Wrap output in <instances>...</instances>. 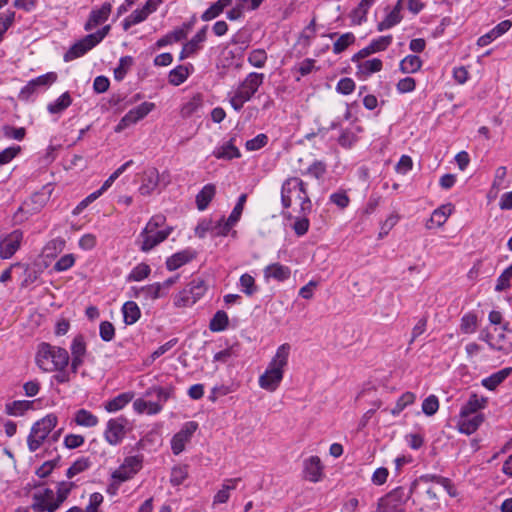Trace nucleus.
Returning a JSON list of instances; mask_svg holds the SVG:
<instances>
[{
	"label": "nucleus",
	"instance_id": "obj_21",
	"mask_svg": "<svg viewBox=\"0 0 512 512\" xmlns=\"http://www.w3.org/2000/svg\"><path fill=\"white\" fill-rule=\"evenodd\" d=\"M172 228L168 227L165 230H156L154 233H148L147 235H140L142 238L141 250L148 252L155 246L167 239L171 233Z\"/></svg>",
	"mask_w": 512,
	"mask_h": 512
},
{
	"label": "nucleus",
	"instance_id": "obj_55",
	"mask_svg": "<svg viewBox=\"0 0 512 512\" xmlns=\"http://www.w3.org/2000/svg\"><path fill=\"white\" fill-rule=\"evenodd\" d=\"M133 59L130 56L122 57L119 61V66L114 70V77L116 80H122L126 75L128 69L132 66Z\"/></svg>",
	"mask_w": 512,
	"mask_h": 512
},
{
	"label": "nucleus",
	"instance_id": "obj_33",
	"mask_svg": "<svg viewBox=\"0 0 512 512\" xmlns=\"http://www.w3.org/2000/svg\"><path fill=\"white\" fill-rule=\"evenodd\" d=\"M447 220L448 215L446 213V206L442 205L434 210L426 224V227L428 229H438L441 228L446 223Z\"/></svg>",
	"mask_w": 512,
	"mask_h": 512
},
{
	"label": "nucleus",
	"instance_id": "obj_29",
	"mask_svg": "<svg viewBox=\"0 0 512 512\" xmlns=\"http://www.w3.org/2000/svg\"><path fill=\"white\" fill-rule=\"evenodd\" d=\"M216 188L213 184L205 185L196 196L197 208L203 211L207 208L213 197L215 196Z\"/></svg>",
	"mask_w": 512,
	"mask_h": 512
},
{
	"label": "nucleus",
	"instance_id": "obj_60",
	"mask_svg": "<svg viewBox=\"0 0 512 512\" xmlns=\"http://www.w3.org/2000/svg\"><path fill=\"white\" fill-rule=\"evenodd\" d=\"M177 343V339H171L165 344L158 347L149 357V359L146 361V363L149 365L153 363L157 358L168 352L172 347H174Z\"/></svg>",
	"mask_w": 512,
	"mask_h": 512
},
{
	"label": "nucleus",
	"instance_id": "obj_47",
	"mask_svg": "<svg viewBox=\"0 0 512 512\" xmlns=\"http://www.w3.org/2000/svg\"><path fill=\"white\" fill-rule=\"evenodd\" d=\"M240 286L242 292L245 293L247 296H252L258 290V287L255 284L254 277L248 273L241 275Z\"/></svg>",
	"mask_w": 512,
	"mask_h": 512
},
{
	"label": "nucleus",
	"instance_id": "obj_8",
	"mask_svg": "<svg viewBox=\"0 0 512 512\" xmlns=\"http://www.w3.org/2000/svg\"><path fill=\"white\" fill-rule=\"evenodd\" d=\"M206 292L205 282L201 279L192 280L187 287L174 297V305L178 308L196 303Z\"/></svg>",
	"mask_w": 512,
	"mask_h": 512
},
{
	"label": "nucleus",
	"instance_id": "obj_7",
	"mask_svg": "<svg viewBox=\"0 0 512 512\" xmlns=\"http://www.w3.org/2000/svg\"><path fill=\"white\" fill-rule=\"evenodd\" d=\"M508 324L501 327H495L492 332L483 330L480 333V339L487 342L495 350L504 353L512 351V331L508 330Z\"/></svg>",
	"mask_w": 512,
	"mask_h": 512
},
{
	"label": "nucleus",
	"instance_id": "obj_19",
	"mask_svg": "<svg viewBox=\"0 0 512 512\" xmlns=\"http://www.w3.org/2000/svg\"><path fill=\"white\" fill-rule=\"evenodd\" d=\"M57 79V75L54 72H49L41 75L27 83V85L20 91V97L27 99L35 90L40 86H46L54 83Z\"/></svg>",
	"mask_w": 512,
	"mask_h": 512
},
{
	"label": "nucleus",
	"instance_id": "obj_34",
	"mask_svg": "<svg viewBox=\"0 0 512 512\" xmlns=\"http://www.w3.org/2000/svg\"><path fill=\"white\" fill-rule=\"evenodd\" d=\"M400 11H401L400 2H397L396 6L393 8V10L385 17V19L383 21H381L378 24V26H377L378 30L383 31V30L389 29V28L393 27L394 25L398 24L402 19Z\"/></svg>",
	"mask_w": 512,
	"mask_h": 512
},
{
	"label": "nucleus",
	"instance_id": "obj_43",
	"mask_svg": "<svg viewBox=\"0 0 512 512\" xmlns=\"http://www.w3.org/2000/svg\"><path fill=\"white\" fill-rule=\"evenodd\" d=\"M416 399V396L412 392H405L402 396L397 400L395 406L390 410V413L393 416H397L403 411L408 405L413 404Z\"/></svg>",
	"mask_w": 512,
	"mask_h": 512
},
{
	"label": "nucleus",
	"instance_id": "obj_64",
	"mask_svg": "<svg viewBox=\"0 0 512 512\" xmlns=\"http://www.w3.org/2000/svg\"><path fill=\"white\" fill-rule=\"evenodd\" d=\"M72 356H85L86 344L82 335L76 336L71 344Z\"/></svg>",
	"mask_w": 512,
	"mask_h": 512
},
{
	"label": "nucleus",
	"instance_id": "obj_9",
	"mask_svg": "<svg viewBox=\"0 0 512 512\" xmlns=\"http://www.w3.org/2000/svg\"><path fill=\"white\" fill-rule=\"evenodd\" d=\"M155 104L152 102H143L139 106L127 112L115 127V132L120 133L127 127L137 123L145 118L153 109Z\"/></svg>",
	"mask_w": 512,
	"mask_h": 512
},
{
	"label": "nucleus",
	"instance_id": "obj_28",
	"mask_svg": "<svg viewBox=\"0 0 512 512\" xmlns=\"http://www.w3.org/2000/svg\"><path fill=\"white\" fill-rule=\"evenodd\" d=\"M162 290L161 283H154L151 285H147L141 288L134 289V297L135 298H144L155 300L161 296L160 292Z\"/></svg>",
	"mask_w": 512,
	"mask_h": 512
},
{
	"label": "nucleus",
	"instance_id": "obj_14",
	"mask_svg": "<svg viewBox=\"0 0 512 512\" xmlns=\"http://www.w3.org/2000/svg\"><path fill=\"white\" fill-rule=\"evenodd\" d=\"M54 491L44 488L33 494V503L31 508L34 512H55L50 507L55 505Z\"/></svg>",
	"mask_w": 512,
	"mask_h": 512
},
{
	"label": "nucleus",
	"instance_id": "obj_16",
	"mask_svg": "<svg viewBox=\"0 0 512 512\" xmlns=\"http://www.w3.org/2000/svg\"><path fill=\"white\" fill-rule=\"evenodd\" d=\"M160 183V174L155 167L145 169L141 175L139 193L143 196L151 195Z\"/></svg>",
	"mask_w": 512,
	"mask_h": 512
},
{
	"label": "nucleus",
	"instance_id": "obj_12",
	"mask_svg": "<svg viewBox=\"0 0 512 512\" xmlns=\"http://www.w3.org/2000/svg\"><path fill=\"white\" fill-rule=\"evenodd\" d=\"M127 425L128 420L123 416L110 419L104 432L106 441L111 445L120 443L126 434Z\"/></svg>",
	"mask_w": 512,
	"mask_h": 512
},
{
	"label": "nucleus",
	"instance_id": "obj_48",
	"mask_svg": "<svg viewBox=\"0 0 512 512\" xmlns=\"http://www.w3.org/2000/svg\"><path fill=\"white\" fill-rule=\"evenodd\" d=\"M31 406L29 401H14L12 403L6 404L5 410L8 415H22L25 411H27Z\"/></svg>",
	"mask_w": 512,
	"mask_h": 512
},
{
	"label": "nucleus",
	"instance_id": "obj_57",
	"mask_svg": "<svg viewBox=\"0 0 512 512\" xmlns=\"http://www.w3.org/2000/svg\"><path fill=\"white\" fill-rule=\"evenodd\" d=\"M206 32L207 26H204L201 30H199L196 33V35L189 42L186 43L188 48L192 50L194 53H196L200 49L201 44L205 41Z\"/></svg>",
	"mask_w": 512,
	"mask_h": 512
},
{
	"label": "nucleus",
	"instance_id": "obj_38",
	"mask_svg": "<svg viewBox=\"0 0 512 512\" xmlns=\"http://www.w3.org/2000/svg\"><path fill=\"white\" fill-rule=\"evenodd\" d=\"M243 209L240 208V205H235L228 219L225 221L223 225L219 224V230L216 232L218 235H226L230 229L237 223L240 219Z\"/></svg>",
	"mask_w": 512,
	"mask_h": 512
},
{
	"label": "nucleus",
	"instance_id": "obj_3",
	"mask_svg": "<svg viewBox=\"0 0 512 512\" xmlns=\"http://www.w3.org/2000/svg\"><path fill=\"white\" fill-rule=\"evenodd\" d=\"M300 201V208L303 215L311 211L312 203L305 188V183L297 177L286 179L281 189V202L284 208H289L293 200Z\"/></svg>",
	"mask_w": 512,
	"mask_h": 512
},
{
	"label": "nucleus",
	"instance_id": "obj_42",
	"mask_svg": "<svg viewBox=\"0 0 512 512\" xmlns=\"http://www.w3.org/2000/svg\"><path fill=\"white\" fill-rule=\"evenodd\" d=\"M478 318L475 313H467L461 318L460 330L465 334H472L476 331Z\"/></svg>",
	"mask_w": 512,
	"mask_h": 512
},
{
	"label": "nucleus",
	"instance_id": "obj_44",
	"mask_svg": "<svg viewBox=\"0 0 512 512\" xmlns=\"http://www.w3.org/2000/svg\"><path fill=\"white\" fill-rule=\"evenodd\" d=\"M72 487H73V483H71V482H64L63 481V482H60L58 484L57 497H56V500H55V505L50 507L52 510H57L60 507V505L68 497Z\"/></svg>",
	"mask_w": 512,
	"mask_h": 512
},
{
	"label": "nucleus",
	"instance_id": "obj_61",
	"mask_svg": "<svg viewBox=\"0 0 512 512\" xmlns=\"http://www.w3.org/2000/svg\"><path fill=\"white\" fill-rule=\"evenodd\" d=\"M398 220V214H390L381 224L379 238H383L384 236H386L389 233V231L397 224Z\"/></svg>",
	"mask_w": 512,
	"mask_h": 512
},
{
	"label": "nucleus",
	"instance_id": "obj_20",
	"mask_svg": "<svg viewBox=\"0 0 512 512\" xmlns=\"http://www.w3.org/2000/svg\"><path fill=\"white\" fill-rule=\"evenodd\" d=\"M305 477L311 482H318L323 476V465L318 456H311L304 462Z\"/></svg>",
	"mask_w": 512,
	"mask_h": 512
},
{
	"label": "nucleus",
	"instance_id": "obj_45",
	"mask_svg": "<svg viewBox=\"0 0 512 512\" xmlns=\"http://www.w3.org/2000/svg\"><path fill=\"white\" fill-rule=\"evenodd\" d=\"M189 70L186 66L179 65L169 73V82L172 85L178 86L182 84L188 77Z\"/></svg>",
	"mask_w": 512,
	"mask_h": 512
},
{
	"label": "nucleus",
	"instance_id": "obj_17",
	"mask_svg": "<svg viewBox=\"0 0 512 512\" xmlns=\"http://www.w3.org/2000/svg\"><path fill=\"white\" fill-rule=\"evenodd\" d=\"M96 45L97 43L93 37L90 34L86 35L84 38L72 45V47L65 53L64 60L71 61L81 57Z\"/></svg>",
	"mask_w": 512,
	"mask_h": 512
},
{
	"label": "nucleus",
	"instance_id": "obj_39",
	"mask_svg": "<svg viewBox=\"0 0 512 512\" xmlns=\"http://www.w3.org/2000/svg\"><path fill=\"white\" fill-rule=\"evenodd\" d=\"M133 399L132 393H122L112 400L108 401L105 405V409L108 412H116L125 407Z\"/></svg>",
	"mask_w": 512,
	"mask_h": 512
},
{
	"label": "nucleus",
	"instance_id": "obj_51",
	"mask_svg": "<svg viewBox=\"0 0 512 512\" xmlns=\"http://www.w3.org/2000/svg\"><path fill=\"white\" fill-rule=\"evenodd\" d=\"M148 17V14L143 9L135 10L130 14L123 22V28L127 31L131 26L136 25L144 21Z\"/></svg>",
	"mask_w": 512,
	"mask_h": 512
},
{
	"label": "nucleus",
	"instance_id": "obj_41",
	"mask_svg": "<svg viewBox=\"0 0 512 512\" xmlns=\"http://www.w3.org/2000/svg\"><path fill=\"white\" fill-rule=\"evenodd\" d=\"M71 103V96L68 92H65L54 103L49 104L47 109L52 114H58L68 108Z\"/></svg>",
	"mask_w": 512,
	"mask_h": 512
},
{
	"label": "nucleus",
	"instance_id": "obj_59",
	"mask_svg": "<svg viewBox=\"0 0 512 512\" xmlns=\"http://www.w3.org/2000/svg\"><path fill=\"white\" fill-rule=\"evenodd\" d=\"M150 274V267L145 264L141 263L137 265L132 272L129 275V280L133 281H141L145 278H147Z\"/></svg>",
	"mask_w": 512,
	"mask_h": 512
},
{
	"label": "nucleus",
	"instance_id": "obj_22",
	"mask_svg": "<svg viewBox=\"0 0 512 512\" xmlns=\"http://www.w3.org/2000/svg\"><path fill=\"white\" fill-rule=\"evenodd\" d=\"M483 421L484 415L462 416V414H460V419L458 421L459 431L470 435L478 429Z\"/></svg>",
	"mask_w": 512,
	"mask_h": 512
},
{
	"label": "nucleus",
	"instance_id": "obj_1",
	"mask_svg": "<svg viewBox=\"0 0 512 512\" xmlns=\"http://www.w3.org/2000/svg\"><path fill=\"white\" fill-rule=\"evenodd\" d=\"M291 346L288 343L280 345L269 362L266 370L260 375L259 386L269 392H274L280 386L284 377L285 367L288 365Z\"/></svg>",
	"mask_w": 512,
	"mask_h": 512
},
{
	"label": "nucleus",
	"instance_id": "obj_63",
	"mask_svg": "<svg viewBox=\"0 0 512 512\" xmlns=\"http://www.w3.org/2000/svg\"><path fill=\"white\" fill-rule=\"evenodd\" d=\"M173 392L172 388L152 387L147 391V395L155 394L158 398V403L166 402Z\"/></svg>",
	"mask_w": 512,
	"mask_h": 512
},
{
	"label": "nucleus",
	"instance_id": "obj_46",
	"mask_svg": "<svg viewBox=\"0 0 512 512\" xmlns=\"http://www.w3.org/2000/svg\"><path fill=\"white\" fill-rule=\"evenodd\" d=\"M355 42V36L353 33L348 32L341 35L333 44V52L340 54L346 50L351 44Z\"/></svg>",
	"mask_w": 512,
	"mask_h": 512
},
{
	"label": "nucleus",
	"instance_id": "obj_24",
	"mask_svg": "<svg viewBox=\"0 0 512 512\" xmlns=\"http://www.w3.org/2000/svg\"><path fill=\"white\" fill-rule=\"evenodd\" d=\"M213 155L217 159L231 160L241 156L239 149L234 144V138L230 139L220 147L213 151Z\"/></svg>",
	"mask_w": 512,
	"mask_h": 512
},
{
	"label": "nucleus",
	"instance_id": "obj_6",
	"mask_svg": "<svg viewBox=\"0 0 512 512\" xmlns=\"http://www.w3.org/2000/svg\"><path fill=\"white\" fill-rule=\"evenodd\" d=\"M57 421L56 415L48 414L34 423L27 438V444L31 452L36 451L43 444L49 433L55 428Z\"/></svg>",
	"mask_w": 512,
	"mask_h": 512
},
{
	"label": "nucleus",
	"instance_id": "obj_32",
	"mask_svg": "<svg viewBox=\"0 0 512 512\" xmlns=\"http://www.w3.org/2000/svg\"><path fill=\"white\" fill-rule=\"evenodd\" d=\"M202 97L200 94L192 96L187 102H185L180 110V114L183 118H189L194 115L202 106Z\"/></svg>",
	"mask_w": 512,
	"mask_h": 512
},
{
	"label": "nucleus",
	"instance_id": "obj_36",
	"mask_svg": "<svg viewBox=\"0 0 512 512\" xmlns=\"http://www.w3.org/2000/svg\"><path fill=\"white\" fill-rule=\"evenodd\" d=\"M232 3V0H218L212 4L201 16L203 21H210L220 15Z\"/></svg>",
	"mask_w": 512,
	"mask_h": 512
},
{
	"label": "nucleus",
	"instance_id": "obj_5",
	"mask_svg": "<svg viewBox=\"0 0 512 512\" xmlns=\"http://www.w3.org/2000/svg\"><path fill=\"white\" fill-rule=\"evenodd\" d=\"M52 188L48 185L43 187L39 192L34 193L28 200L18 208L14 214V220L17 223H22L28 216L39 212L48 202Z\"/></svg>",
	"mask_w": 512,
	"mask_h": 512
},
{
	"label": "nucleus",
	"instance_id": "obj_11",
	"mask_svg": "<svg viewBox=\"0 0 512 512\" xmlns=\"http://www.w3.org/2000/svg\"><path fill=\"white\" fill-rule=\"evenodd\" d=\"M23 241V232L20 229L0 237V258L10 259L20 248Z\"/></svg>",
	"mask_w": 512,
	"mask_h": 512
},
{
	"label": "nucleus",
	"instance_id": "obj_4",
	"mask_svg": "<svg viewBox=\"0 0 512 512\" xmlns=\"http://www.w3.org/2000/svg\"><path fill=\"white\" fill-rule=\"evenodd\" d=\"M264 74L252 72L239 84L234 95L230 98L231 106L239 111L244 103L249 101L262 85Z\"/></svg>",
	"mask_w": 512,
	"mask_h": 512
},
{
	"label": "nucleus",
	"instance_id": "obj_31",
	"mask_svg": "<svg viewBox=\"0 0 512 512\" xmlns=\"http://www.w3.org/2000/svg\"><path fill=\"white\" fill-rule=\"evenodd\" d=\"M133 407L139 414L146 412L149 415H154L162 410V404L158 402H148L141 398H138L133 402Z\"/></svg>",
	"mask_w": 512,
	"mask_h": 512
},
{
	"label": "nucleus",
	"instance_id": "obj_25",
	"mask_svg": "<svg viewBox=\"0 0 512 512\" xmlns=\"http://www.w3.org/2000/svg\"><path fill=\"white\" fill-rule=\"evenodd\" d=\"M195 257V253L190 250H184L178 253H175L171 257H169L166 261V266L169 271L176 270L188 263Z\"/></svg>",
	"mask_w": 512,
	"mask_h": 512
},
{
	"label": "nucleus",
	"instance_id": "obj_26",
	"mask_svg": "<svg viewBox=\"0 0 512 512\" xmlns=\"http://www.w3.org/2000/svg\"><path fill=\"white\" fill-rule=\"evenodd\" d=\"M290 269L287 266L281 265L279 263H274L271 265H268L264 269V276L265 278H273L277 281H284L290 277Z\"/></svg>",
	"mask_w": 512,
	"mask_h": 512
},
{
	"label": "nucleus",
	"instance_id": "obj_37",
	"mask_svg": "<svg viewBox=\"0 0 512 512\" xmlns=\"http://www.w3.org/2000/svg\"><path fill=\"white\" fill-rule=\"evenodd\" d=\"M74 421L79 426L94 427L98 424V418L86 409H80L75 413Z\"/></svg>",
	"mask_w": 512,
	"mask_h": 512
},
{
	"label": "nucleus",
	"instance_id": "obj_23",
	"mask_svg": "<svg viewBox=\"0 0 512 512\" xmlns=\"http://www.w3.org/2000/svg\"><path fill=\"white\" fill-rule=\"evenodd\" d=\"M486 403L487 398L472 394L467 403L461 408L460 414H462V416L482 415L478 413V411L484 408Z\"/></svg>",
	"mask_w": 512,
	"mask_h": 512
},
{
	"label": "nucleus",
	"instance_id": "obj_18",
	"mask_svg": "<svg viewBox=\"0 0 512 512\" xmlns=\"http://www.w3.org/2000/svg\"><path fill=\"white\" fill-rule=\"evenodd\" d=\"M112 6L110 3L105 2L99 9H93L90 12L89 18L84 25L86 31H90L95 27L103 24L111 14Z\"/></svg>",
	"mask_w": 512,
	"mask_h": 512
},
{
	"label": "nucleus",
	"instance_id": "obj_62",
	"mask_svg": "<svg viewBox=\"0 0 512 512\" xmlns=\"http://www.w3.org/2000/svg\"><path fill=\"white\" fill-rule=\"evenodd\" d=\"M268 142V137L265 134H258L253 139L246 142L245 147L249 151H256L264 147Z\"/></svg>",
	"mask_w": 512,
	"mask_h": 512
},
{
	"label": "nucleus",
	"instance_id": "obj_15",
	"mask_svg": "<svg viewBox=\"0 0 512 512\" xmlns=\"http://www.w3.org/2000/svg\"><path fill=\"white\" fill-rule=\"evenodd\" d=\"M141 468V459L137 456L127 457L123 464L113 472L112 477L119 482H124L133 477Z\"/></svg>",
	"mask_w": 512,
	"mask_h": 512
},
{
	"label": "nucleus",
	"instance_id": "obj_49",
	"mask_svg": "<svg viewBox=\"0 0 512 512\" xmlns=\"http://www.w3.org/2000/svg\"><path fill=\"white\" fill-rule=\"evenodd\" d=\"M361 73L369 75L371 73L379 72L382 69V61L378 58L364 61L358 65Z\"/></svg>",
	"mask_w": 512,
	"mask_h": 512
},
{
	"label": "nucleus",
	"instance_id": "obj_10",
	"mask_svg": "<svg viewBox=\"0 0 512 512\" xmlns=\"http://www.w3.org/2000/svg\"><path fill=\"white\" fill-rule=\"evenodd\" d=\"M405 503L403 491L396 489L379 500L377 512H405Z\"/></svg>",
	"mask_w": 512,
	"mask_h": 512
},
{
	"label": "nucleus",
	"instance_id": "obj_54",
	"mask_svg": "<svg viewBox=\"0 0 512 512\" xmlns=\"http://www.w3.org/2000/svg\"><path fill=\"white\" fill-rule=\"evenodd\" d=\"M439 409V401L435 395H430L422 403V412L427 416H433Z\"/></svg>",
	"mask_w": 512,
	"mask_h": 512
},
{
	"label": "nucleus",
	"instance_id": "obj_2",
	"mask_svg": "<svg viewBox=\"0 0 512 512\" xmlns=\"http://www.w3.org/2000/svg\"><path fill=\"white\" fill-rule=\"evenodd\" d=\"M69 354L66 349L43 342L39 344L36 353V364L44 372L64 370L69 364Z\"/></svg>",
	"mask_w": 512,
	"mask_h": 512
},
{
	"label": "nucleus",
	"instance_id": "obj_30",
	"mask_svg": "<svg viewBox=\"0 0 512 512\" xmlns=\"http://www.w3.org/2000/svg\"><path fill=\"white\" fill-rule=\"evenodd\" d=\"M124 322L132 325L138 321L141 315L140 308L133 301H127L122 307Z\"/></svg>",
	"mask_w": 512,
	"mask_h": 512
},
{
	"label": "nucleus",
	"instance_id": "obj_27",
	"mask_svg": "<svg viewBox=\"0 0 512 512\" xmlns=\"http://www.w3.org/2000/svg\"><path fill=\"white\" fill-rule=\"evenodd\" d=\"M512 373L511 367L503 368L482 380V385L488 390H494Z\"/></svg>",
	"mask_w": 512,
	"mask_h": 512
},
{
	"label": "nucleus",
	"instance_id": "obj_13",
	"mask_svg": "<svg viewBox=\"0 0 512 512\" xmlns=\"http://www.w3.org/2000/svg\"><path fill=\"white\" fill-rule=\"evenodd\" d=\"M198 425L196 422H187L182 429L176 433L171 440V449L175 455L180 454L186 443H188L196 431Z\"/></svg>",
	"mask_w": 512,
	"mask_h": 512
},
{
	"label": "nucleus",
	"instance_id": "obj_52",
	"mask_svg": "<svg viewBox=\"0 0 512 512\" xmlns=\"http://www.w3.org/2000/svg\"><path fill=\"white\" fill-rule=\"evenodd\" d=\"M90 466L88 458H80L76 460L67 470L66 475L68 478H72L75 475L85 471Z\"/></svg>",
	"mask_w": 512,
	"mask_h": 512
},
{
	"label": "nucleus",
	"instance_id": "obj_50",
	"mask_svg": "<svg viewBox=\"0 0 512 512\" xmlns=\"http://www.w3.org/2000/svg\"><path fill=\"white\" fill-rule=\"evenodd\" d=\"M267 60V54L264 49H255L249 53L248 62L257 68H262Z\"/></svg>",
	"mask_w": 512,
	"mask_h": 512
},
{
	"label": "nucleus",
	"instance_id": "obj_56",
	"mask_svg": "<svg viewBox=\"0 0 512 512\" xmlns=\"http://www.w3.org/2000/svg\"><path fill=\"white\" fill-rule=\"evenodd\" d=\"M188 477V471L185 466L174 467L171 471L170 482L173 486L182 484Z\"/></svg>",
	"mask_w": 512,
	"mask_h": 512
},
{
	"label": "nucleus",
	"instance_id": "obj_40",
	"mask_svg": "<svg viewBox=\"0 0 512 512\" xmlns=\"http://www.w3.org/2000/svg\"><path fill=\"white\" fill-rule=\"evenodd\" d=\"M228 315L226 312L220 310L215 313L210 321L209 328L213 332L223 331L228 326Z\"/></svg>",
	"mask_w": 512,
	"mask_h": 512
},
{
	"label": "nucleus",
	"instance_id": "obj_53",
	"mask_svg": "<svg viewBox=\"0 0 512 512\" xmlns=\"http://www.w3.org/2000/svg\"><path fill=\"white\" fill-rule=\"evenodd\" d=\"M512 278V264L507 267L498 277L495 290L498 292L504 291L510 287V280Z\"/></svg>",
	"mask_w": 512,
	"mask_h": 512
},
{
	"label": "nucleus",
	"instance_id": "obj_58",
	"mask_svg": "<svg viewBox=\"0 0 512 512\" xmlns=\"http://www.w3.org/2000/svg\"><path fill=\"white\" fill-rule=\"evenodd\" d=\"M165 223V217L163 215L153 216L146 224L145 228L140 235H147L148 233H154L158 228L163 226Z\"/></svg>",
	"mask_w": 512,
	"mask_h": 512
},
{
	"label": "nucleus",
	"instance_id": "obj_35",
	"mask_svg": "<svg viewBox=\"0 0 512 512\" xmlns=\"http://www.w3.org/2000/svg\"><path fill=\"white\" fill-rule=\"evenodd\" d=\"M422 60L416 55L406 56L399 65L400 71L405 74L415 73L421 69Z\"/></svg>",
	"mask_w": 512,
	"mask_h": 512
}]
</instances>
